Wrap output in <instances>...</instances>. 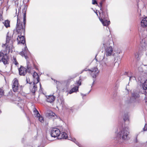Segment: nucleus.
I'll return each instance as SVG.
<instances>
[{
  "label": "nucleus",
  "mask_w": 147,
  "mask_h": 147,
  "mask_svg": "<svg viewBox=\"0 0 147 147\" xmlns=\"http://www.w3.org/2000/svg\"><path fill=\"white\" fill-rule=\"evenodd\" d=\"M13 41L10 40V37L7 36L6 43L2 45L3 48L5 49L4 51L5 52V53L4 55L2 52H0V62L2 61L5 65L8 63L9 59L7 53L11 51L12 52V49L13 47Z\"/></svg>",
  "instance_id": "nucleus-1"
},
{
  "label": "nucleus",
  "mask_w": 147,
  "mask_h": 147,
  "mask_svg": "<svg viewBox=\"0 0 147 147\" xmlns=\"http://www.w3.org/2000/svg\"><path fill=\"white\" fill-rule=\"evenodd\" d=\"M27 8V6L25 5L24 8L22 10L23 13V22L22 21V19L18 16L17 23L16 26V31L18 33L21 34H24L25 32V28L26 21V11Z\"/></svg>",
  "instance_id": "nucleus-2"
},
{
  "label": "nucleus",
  "mask_w": 147,
  "mask_h": 147,
  "mask_svg": "<svg viewBox=\"0 0 147 147\" xmlns=\"http://www.w3.org/2000/svg\"><path fill=\"white\" fill-rule=\"evenodd\" d=\"M129 133V130L128 127L123 128H119L115 132L116 135V139L118 140H121L123 141L127 140L128 138V135Z\"/></svg>",
  "instance_id": "nucleus-3"
},
{
  "label": "nucleus",
  "mask_w": 147,
  "mask_h": 147,
  "mask_svg": "<svg viewBox=\"0 0 147 147\" xmlns=\"http://www.w3.org/2000/svg\"><path fill=\"white\" fill-rule=\"evenodd\" d=\"M113 44V42L111 40H105L103 42L102 47L105 49V55L106 57L114 55L112 46Z\"/></svg>",
  "instance_id": "nucleus-4"
},
{
  "label": "nucleus",
  "mask_w": 147,
  "mask_h": 147,
  "mask_svg": "<svg viewBox=\"0 0 147 147\" xmlns=\"http://www.w3.org/2000/svg\"><path fill=\"white\" fill-rule=\"evenodd\" d=\"M22 86H20L18 80L16 78H15L12 82V88L13 91L14 92H18L19 90L21 91L22 89Z\"/></svg>",
  "instance_id": "nucleus-5"
},
{
  "label": "nucleus",
  "mask_w": 147,
  "mask_h": 147,
  "mask_svg": "<svg viewBox=\"0 0 147 147\" xmlns=\"http://www.w3.org/2000/svg\"><path fill=\"white\" fill-rule=\"evenodd\" d=\"M27 65L26 69L21 66L19 69V73L20 75L24 76L26 74L27 71L29 73L30 72L31 68L29 65V63L28 61L27 62Z\"/></svg>",
  "instance_id": "nucleus-6"
},
{
  "label": "nucleus",
  "mask_w": 147,
  "mask_h": 147,
  "mask_svg": "<svg viewBox=\"0 0 147 147\" xmlns=\"http://www.w3.org/2000/svg\"><path fill=\"white\" fill-rule=\"evenodd\" d=\"M99 63L100 65L103 67H105L110 66V62L109 61V58L105 56H104L102 59L100 61Z\"/></svg>",
  "instance_id": "nucleus-7"
},
{
  "label": "nucleus",
  "mask_w": 147,
  "mask_h": 147,
  "mask_svg": "<svg viewBox=\"0 0 147 147\" xmlns=\"http://www.w3.org/2000/svg\"><path fill=\"white\" fill-rule=\"evenodd\" d=\"M87 70L89 71V73L92 77L94 78H95L98 76L99 72V70L96 67H94L91 69H88Z\"/></svg>",
  "instance_id": "nucleus-8"
},
{
  "label": "nucleus",
  "mask_w": 147,
  "mask_h": 147,
  "mask_svg": "<svg viewBox=\"0 0 147 147\" xmlns=\"http://www.w3.org/2000/svg\"><path fill=\"white\" fill-rule=\"evenodd\" d=\"M60 131L57 128H53L51 131V135L52 137H58L60 135Z\"/></svg>",
  "instance_id": "nucleus-9"
},
{
  "label": "nucleus",
  "mask_w": 147,
  "mask_h": 147,
  "mask_svg": "<svg viewBox=\"0 0 147 147\" xmlns=\"http://www.w3.org/2000/svg\"><path fill=\"white\" fill-rule=\"evenodd\" d=\"M142 87L145 95L144 100L146 105L147 106V79L144 82Z\"/></svg>",
  "instance_id": "nucleus-10"
},
{
  "label": "nucleus",
  "mask_w": 147,
  "mask_h": 147,
  "mask_svg": "<svg viewBox=\"0 0 147 147\" xmlns=\"http://www.w3.org/2000/svg\"><path fill=\"white\" fill-rule=\"evenodd\" d=\"M11 101L15 104H17L18 106L22 107L23 105V100H21L19 97H17L15 100H11Z\"/></svg>",
  "instance_id": "nucleus-11"
},
{
  "label": "nucleus",
  "mask_w": 147,
  "mask_h": 147,
  "mask_svg": "<svg viewBox=\"0 0 147 147\" xmlns=\"http://www.w3.org/2000/svg\"><path fill=\"white\" fill-rule=\"evenodd\" d=\"M142 38V41H140L141 45L142 47H145L147 46V35L144 36Z\"/></svg>",
  "instance_id": "nucleus-12"
},
{
  "label": "nucleus",
  "mask_w": 147,
  "mask_h": 147,
  "mask_svg": "<svg viewBox=\"0 0 147 147\" xmlns=\"http://www.w3.org/2000/svg\"><path fill=\"white\" fill-rule=\"evenodd\" d=\"M34 112L36 115V116L38 118L39 121L41 123H44L45 121V119L43 116L40 115L38 111L35 109Z\"/></svg>",
  "instance_id": "nucleus-13"
},
{
  "label": "nucleus",
  "mask_w": 147,
  "mask_h": 147,
  "mask_svg": "<svg viewBox=\"0 0 147 147\" xmlns=\"http://www.w3.org/2000/svg\"><path fill=\"white\" fill-rule=\"evenodd\" d=\"M99 19L104 26H107L110 24V22L109 21L104 18H103L102 17L101 18H99Z\"/></svg>",
  "instance_id": "nucleus-14"
},
{
  "label": "nucleus",
  "mask_w": 147,
  "mask_h": 147,
  "mask_svg": "<svg viewBox=\"0 0 147 147\" xmlns=\"http://www.w3.org/2000/svg\"><path fill=\"white\" fill-rule=\"evenodd\" d=\"M29 53V51L28 50V49L26 45V47L24 48V50L20 53V54L22 56H24L26 59L27 58V55Z\"/></svg>",
  "instance_id": "nucleus-15"
},
{
  "label": "nucleus",
  "mask_w": 147,
  "mask_h": 147,
  "mask_svg": "<svg viewBox=\"0 0 147 147\" xmlns=\"http://www.w3.org/2000/svg\"><path fill=\"white\" fill-rule=\"evenodd\" d=\"M17 40L18 43H21L24 44L25 42V38L23 35H18Z\"/></svg>",
  "instance_id": "nucleus-16"
},
{
  "label": "nucleus",
  "mask_w": 147,
  "mask_h": 147,
  "mask_svg": "<svg viewBox=\"0 0 147 147\" xmlns=\"http://www.w3.org/2000/svg\"><path fill=\"white\" fill-rule=\"evenodd\" d=\"M33 76L34 78V83H38L39 81V77L37 73L35 72H34L33 74Z\"/></svg>",
  "instance_id": "nucleus-17"
},
{
  "label": "nucleus",
  "mask_w": 147,
  "mask_h": 147,
  "mask_svg": "<svg viewBox=\"0 0 147 147\" xmlns=\"http://www.w3.org/2000/svg\"><path fill=\"white\" fill-rule=\"evenodd\" d=\"M55 97L52 95L48 96H47V101L49 102L52 103L55 100Z\"/></svg>",
  "instance_id": "nucleus-18"
},
{
  "label": "nucleus",
  "mask_w": 147,
  "mask_h": 147,
  "mask_svg": "<svg viewBox=\"0 0 147 147\" xmlns=\"http://www.w3.org/2000/svg\"><path fill=\"white\" fill-rule=\"evenodd\" d=\"M141 25L142 27H145L147 26V17L144 18L141 21Z\"/></svg>",
  "instance_id": "nucleus-19"
},
{
  "label": "nucleus",
  "mask_w": 147,
  "mask_h": 147,
  "mask_svg": "<svg viewBox=\"0 0 147 147\" xmlns=\"http://www.w3.org/2000/svg\"><path fill=\"white\" fill-rule=\"evenodd\" d=\"M68 139L69 140L72 141L74 142L79 147H81V145L80 143L76 141L75 139L72 138V137H68Z\"/></svg>",
  "instance_id": "nucleus-20"
},
{
  "label": "nucleus",
  "mask_w": 147,
  "mask_h": 147,
  "mask_svg": "<svg viewBox=\"0 0 147 147\" xmlns=\"http://www.w3.org/2000/svg\"><path fill=\"white\" fill-rule=\"evenodd\" d=\"M139 96H140L138 93L136 92L133 93L132 94V97L131 98V100L133 98L136 99L137 98H139Z\"/></svg>",
  "instance_id": "nucleus-21"
},
{
  "label": "nucleus",
  "mask_w": 147,
  "mask_h": 147,
  "mask_svg": "<svg viewBox=\"0 0 147 147\" xmlns=\"http://www.w3.org/2000/svg\"><path fill=\"white\" fill-rule=\"evenodd\" d=\"M60 136H61V137H59L58 138V139H61V138H63V139H66L67 138H68L67 135V134L65 132H63L61 133H60Z\"/></svg>",
  "instance_id": "nucleus-22"
},
{
  "label": "nucleus",
  "mask_w": 147,
  "mask_h": 147,
  "mask_svg": "<svg viewBox=\"0 0 147 147\" xmlns=\"http://www.w3.org/2000/svg\"><path fill=\"white\" fill-rule=\"evenodd\" d=\"M33 86L31 90V92L33 93H34L36 90H37V87L36 85V84L37 83H34L33 82Z\"/></svg>",
  "instance_id": "nucleus-23"
},
{
  "label": "nucleus",
  "mask_w": 147,
  "mask_h": 147,
  "mask_svg": "<svg viewBox=\"0 0 147 147\" xmlns=\"http://www.w3.org/2000/svg\"><path fill=\"white\" fill-rule=\"evenodd\" d=\"M3 23L6 28L9 27L10 26V22L8 20H5L4 22H3Z\"/></svg>",
  "instance_id": "nucleus-24"
},
{
  "label": "nucleus",
  "mask_w": 147,
  "mask_h": 147,
  "mask_svg": "<svg viewBox=\"0 0 147 147\" xmlns=\"http://www.w3.org/2000/svg\"><path fill=\"white\" fill-rule=\"evenodd\" d=\"M48 116H53L54 117L55 115V113H53L51 111H49L48 113H47Z\"/></svg>",
  "instance_id": "nucleus-25"
},
{
  "label": "nucleus",
  "mask_w": 147,
  "mask_h": 147,
  "mask_svg": "<svg viewBox=\"0 0 147 147\" xmlns=\"http://www.w3.org/2000/svg\"><path fill=\"white\" fill-rule=\"evenodd\" d=\"M79 87L78 86H75L71 89L74 91V92H76L78 90Z\"/></svg>",
  "instance_id": "nucleus-26"
},
{
  "label": "nucleus",
  "mask_w": 147,
  "mask_h": 147,
  "mask_svg": "<svg viewBox=\"0 0 147 147\" xmlns=\"http://www.w3.org/2000/svg\"><path fill=\"white\" fill-rule=\"evenodd\" d=\"M13 63L15 64L16 65H18V63L15 57H13Z\"/></svg>",
  "instance_id": "nucleus-27"
},
{
  "label": "nucleus",
  "mask_w": 147,
  "mask_h": 147,
  "mask_svg": "<svg viewBox=\"0 0 147 147\" xmlns=\"http://www.w3.org/2000/svg\"><path fill=\"white\" fill-rule=\"evenodd\" d=\"M3 12L2 9H0V20H3V17L2 14Z\"/></svg>",
  "instance_id": "nucleus-28"
},
{
  "label": "nucleus",
  "mask_w": 147,
  "mask_h": 147,
  "mask_svg": "<svg viewBox=\"0 0 147 147\" xmlns=\"http://www.w3.org/2000/svg\"><path fill=\"white\" fill-rule=\"evenodd\" d=\"M4 94V92L3 90L1 89H0V98Z\"/></svg>",
  "instance_id": "nucleus-29"
},
{
  "label": "nucleus",
  "mask_w": 147,
  "mask_h": 147,
  "mask_svg": "<svg viewBox=\"0 0 147 147\" xmlns=\"http://www.w3.org/2000/svg\"><path fill=\"white\" fill-rule=\"evenodd\" d=\"M123 120L124 121H127V120H129L128 116L127 115H125L123 117Z\"/></svg>",
  "instance_id": "nucleus-30"
},
{
  "label": "nucleus",
  "mask_w": 147,
  "mask_h": 147,
  "mask_svg": "<svg viewBox=\"0 0 147 147\" xmlns=\"http://www.w3.org/2000/svg\"><path fill=\"white\" fill-rule=\"evenodd\" d=\"M135 55L136 58H139L140 56V54H139V52H136L135 53Z\"/></svg>",
  "instance_id": "nucleus-31"
},
{
  "label": "nucleus",
  "mask_w": 147,
  "mask_h": 147,
  "mask_svg": "<svg viewBox=\"0 0 147 147\" xmlns=\"http://www.w3.org/2000/svg\"><path fill=\"white\" fill-rule=\"evenodd\" d=\"M129 80L130 81H131L132 80H136V78L135 77L131 76L129 77Z\"/></svg>",
  "instance_id": "nucleus-32"
},
{
  "label": "nucleus",
  "mask_w": 147,
  "mask_h": 147,
  "mask_svg": "<svg viewBox=\"0 0 147 147\" xmlns=\"http://www.w3.org/2000/svg\"><path fill=\"white\" fill-rule=\"evenodd\" d=\"M139 134V133L137 134L136 136L135 139L134 140V142L136 143H138V140L137 139V138H138V135Z\"/></svg>",
  "instance_id": "nucleus-33"
},
{
  "label": "nucleus",
  "mask_w": 147,
  "mask_h": 147,
  "mask_svg": "<svg viewBox=\"0 0 147 147\" xmlns=\"http://www.w3.org/2000/svg\"><path fill=\"white\" fill-rule=\"evenodd\" d=\"M143 131H146L147 130V124L146 123L144 126V127L143 129Z\"/></svg>",
  "instance_id": "nucleus-34"
},
{
  "label": "nucleus",
  "mask_w": 147,
  "mask_h": 147,
  "mask_svg": "<svg viewBox=\"0 0 147 147\" xmlns=\"http://www.w3.org/2000/svg\"><path fill=\"white\" fill-rule=\"evenodd\" d=\"M92 3L93 5H97V2L96 0H92Z\"/></svg>",
  "instance_id": "nucleus-35"
},
{
  "label": "nucleus",
  "mask_w": 147,
  "mask_h": 147,
  "mask_svg": "<svg viewBox=\"0 0 147 147\" xmlns=\"http://www.w3.org/2000/svg\"><path fill=\"white\" fill-rule=\"evenodd\" d=\"M121 51L120 49H118L116 51V52L117 55H119L121 53Z\"/></svg>",
  "instance_id": "nucleus-36"
},
{
  "label": "nucleus",
  "mask_w": 147,
  "mask_h": 147,
  "mask_svg": "<svg viewBox=\"0 0 147 147\" xmlns=\"http://www.w3.org/2000/svg\"><path fill=\"white\" fill-rule=\"evenodd\" d=\"M76 84L77 85V86H78L79 87V86L81 85V82L80 80L78 81L76 83Z\"/></svg>",
  "instance_id": "nucleus-37"
},
{
  "label": "nucleus",
  "mask_w": 147,
  "mask_h": 147,
  "mask_svg": "<svg viewBox=\"0 0 147 147\" xmlns=\"http://www.w3.org/2000/svg\"><path fill=\"white\" fill-rule=\"evenodd\" d=\"M74 92V91L72 89H71L70 91H69V94H72V93H73V92Z\"/></svg>",
  "instance_id": "nucleus-38"
},
{
  "label": "nucleus",
  "mask_w": 147,
  "mask_h": 147,
  "mask_svg": "<svg viewBox=\"0 0 147 147\" xmlns=\"http://www.w3.org/2000/svg\"><path fill=\"white\" fill-rule=\"evenodd\" d=\"M26 81L27 83L30 84V81L29 79H28L27 78H26Z\"/></svg>",
  "instance_id": "nucleus-39"
},
{
  "label": "nucleus",
  "mask_w": 147,
  "mask_h": 147,
  "mask_svg": "<svg viewBox=\"0 0 147 147\" xmlns=\"http://www.w3.org/2000/svg\"><path fill=\"white\" fill-rule=\"evenodd\" d=\"M54 81L55 82H56L57 84H58V83H59V81H57V80H54Z\"/></svg>",
  "instance_id": "nucleus-40"
},
{
  "label": "nucleus",
  "mask_w": 147,
  "mask_h": 147,
  "mask_svg": "<svg viewBox=\"0 0 147 147\" xmlns=\"http://www.w3.org/2000/svg\"><path fill=\"white\" fill-rule=\"evenodd\" d=\"M81 95L82 97H84V96L86 95V94H84L82 93H81Z\"/></svg>",
  "instance_id": "nucleus-41"
},
{
  "label": "nucleus",
  "mask_w": 147,
  "mask_h": 147,
  "mask_svg": "<svg viewBox=\"0 0 147 147\" xmlns=\"http://www.w3.org/2000/svg\"><path fill=\"white\" fill-rule=\"evenodd\" d=\"M144 67H146L147 68V65H144Z\"/></svg>",
  "instance_id": "nucleus-42"
},
{
  "label": "nucleus",
  "mask_w": 147,
  "mask_h": 147,
  "mask_svg": "<svg viewBox=\"0 0 147 147\" xmlns=\"http://www.w3.org/2000/svg\"><path fill=\"white\" fill-rule=\"evenodd\" d=\"M84 71H87V70L86 69H85L83 70Z\"/></svg>",
  "instance_id": "nucleus-43"
},
{
  "label": "nucleus",
  "mask_w": 147,
  "mask_h": 147,
  "mask_svg": "<svg viewBox=\"0 0 147 147\" xmlns=\"http://www.w3.org/2000/svg\"><path fill=\"white\" fill-rule=\"evenodd\" d=\"M96 14H97V15L98 16V14H97V12H96Z\"/></svg>",
  "instance_id": "nucleus-44"
},
{
  "label": "nucleus",
  "mask_w": 147,
  "mask_h": 147,
  "mask_svg": "<svg viewBox=\"0 0 147 147\" xmlns=\"http://www.w3.org/2000/svg\"><path fill=\"white\" fill-rule=\"evenodd\" d=\"M28 147H32V146H28Z\"/></svg>",
  "instance_id": "nucleus-45"
},
{
  "label": "nucleus",
  "mask_w": 147,
  "mask_h": 147,
  "mask_svg": "<svg viewBox=\"0 0 147 147\" xmlns=\"http://www.w3.org/2000/svg\"><path fill=\"white\" fill-rule=\"evenodd\" d=\"M100 16L101 15V13H100Z\"/></svg>",
  "instance_id": "nucleus-46"
},
{
  "label": "nucleus",
  "mask_w": 147,
  "mask_h": 147,
  "mask_svg": "<svg viewBox=\"0 0 147 147\" xmlns=\"http://www.w3.org/2000/svg\"><path fill=\"white\" fill-rule=\"evenodd\" d=\"M103 1H105V0H102Z\"/></svg>",
  "instance_id": "nucleus-47"
},
{
  "label": "nucleus",
  "mask_w": 147,
  "mask_h": 147,
  "mask_svg": "<svg viewBox=\"0 0 147 147\" xmlns=\"http://www.w3.org/2000/svg\"><path fill=\"white\" fill-rule=\"evenodd\" d=\"M1 111H0V113H1Z\"/></svg>",
  "instance_id": "nucleus-48"
}]
</instances>
